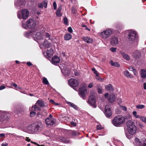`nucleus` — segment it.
<instances>
[{"label": "nucleus", "mask_w": 146, "mask_h": 146, "mask_svg": "<svg viewBox=\"0 0 146 146\" xmlns=\"http://www.w3.org/2000/svg\"><path fill=\"white\" fill-rule=\"evenodd\" d=\"M125 119L123 116L118 115L114 117L112 120L113 125L116 127H118L123 124L125 122Z\"/></svg>", "instance_id": "1"}, {"label": "nucleus", "mask_w": 146, "mask_h": 146, "mask_svg": "<svg viewBox=\"0 0 146 146\" xmlns=\"http://www.w3.org/2000/svg\"><path fill=\"white\" fill-rule=\"evenodd\" d=\"M127 130L131 135H133L136 132V127L134 123L131 121H129L127 123Z\"/></svg>", "instance_id": "2"}, {"label": "nucleus", "mask_w": 146, "mask_h": 146, "mask_svg": "<svg viewBox=\"0 0 146 146\" xmlns=\"http://www.w3.org/2000/svg\"><path fill=\"white\" fill-rule=\"evenodd\" d=\"M128 33V38L129 40L132 42H137L138 40V35L137 32L133 30H129L126 31Z\"/></svg>", "instance_id": "3"}, {"label": "nucleus", "mask_w": 146, "mask_h": 146, "mask_svg": "<svg viewBox=\"0 0 146 146\" xmlns=\"http://www.w3.org/2000/svg\"><path fill=\"white\" fill-rule=\"evenodd\" d=\"M112 30L110 29H108L98 33L99 36L102 38L106 39L111 35L112 33Z\"/></svg>", "instance_id": "4"}, {"label": "nucleus", "mask_w": 146, "mask_h": 146, "mask_svg": "<svg viewBox=\"0 0 146 146\" xmlns=\"http://www.w3.org/2000/svg\"><path fill=\"white\" fill-rule=\"evenodd\" d=\"M29 14V11L26 9L22 10L21 11H19L17 13V17L19 19H27Z\"/></svg>", "instance_id": "5"}, {"label": "nucleus", "mask_w": 146, "mask_h": 146, "mask_svg": "<svg viewBox=\"0 0 146 146\" xmlns=\"http://www.w3.org/2000/svg\"><path fill=\"white\" fill-rule=\"evenodd\" d=\"M133 144L136 146H146V139L140 140L138 138H135Z\"/></svg>", "instance_id": "6"}, {"label": "nucleus", "mask_w": 146, "mask_h": 146, "mask_svg": "<svg viewBox=\"0 0 146 146\" xmlns=\"http://www.w3.org/2000/svg\"><path fill=\"white\" fill-rule=\"evenodd\" d=\"M36 24V21L33 19H29L26 22L27 27L30 29H33L35 28Z\"/></svg>", "instance_id": "7"}, {"label": "nucleus", "mask_w": 146, "mask_h": 146, "mask_svg": "<svg viewBox=\"0 0 146 146\" xmlns=\"http://www.w3.org/2000/svg\"><path fill=\"white\" fill-rule=\"evenodd\" d=\"M87 102L94 108H96V107L97 105L96 104L95 97L94 95L91 94Z\"/></svg>", "instance_id": "8"}, {"label": "nucleus", "mask_w": 146, "mask_h": 146, "mask_svg": "<svg viewBox=\"0 0 146 146\" xmlns=\"http://www.w3.org/2000/svg\"><path fill=\"white\" fill-rule=\"evenodd\" d=\"M10 114L9 112L3 111L1 113V122H4L8 120L10 117Z\"/></svg>", "instance_id": "9"}, {"label": "nucleus", "mask_w": 146, "mask_h": 146, "mask_svg": "<svg viewBox=\"0 0 146 146\" xmlns=\"http://www.w3.org/2000/svg\"><path fill=\"white\" fill-rule=\"evenodd\" d=\"M40 107H42L44 106L45 105L43 101L41 100H38L34 105L33 106V108L34 109H37L39 111L40 110V108L38 106Z\"/></svg>", "instance_id": "10"}, {"label": "nucleus", "mask_w": 146, "mask_h": 146, "mask_svg": "<svg viewBox=\"0 0 146 146\" xmlns=\"http://www.w3.org/2000/svg\"><path fill=\"white\" fill-rule=\"evenodd\" d=\"M79 90V92L78 94L83 99H86V98L85 96L87 90V89L85 87L83 86L80 88Z\"/></svg>", "instance_id": "11"}, {"label": "nucleus", "mask_w": 146, "mask_h": 146, "mask_svg": "<svg viewBox=\"0 0 146 146\" xmlns=\"http://www.w3.org/2000/svg\"><path fill=\"white\" fill-rule=\"evenodd\" d=\"M69 85L72 87H76L78 84V82L77 80L74 79H71L68 81Z\"/></svg>", "instance_id": "12"}, {"label": "nucleus", "mask_w": 146, "mask_h": 146, "mask_svg": "<svg viewBox=\"0 0 146 146\" xmlns=\"http://www.w3.org/2000/svg\"><path fill=\"white\" fill-rule=\"evenodd\" d=\"M104 113L108 117H110L111 115L112 112L110 106L108 105L106 106Z\"/></svg>", "instance_id": "13"}, {"label": "nucleus", "mask_w": 146, "mask_h": 146, "mask_svg": "<svg viewBox=\"0 0 146 146\" xmlns=\"http://www.w3.org/2000/svg\"><path fill=\"white\" fill-rule=\"evenodd\" d=\"M39 126L38 125L33 124L30 126L29 127V128H31V129H29L32 132L34 133L36 132L39 129Z\"/></svg>", "instance_id": "14"}, {"label": "nucleus", "mask_w": 146, "mask_h": 146, "mask_svg": "<svg viewBox=\"0 0 146 146\" xmlns=\"http://www.w3.org/2000/svg\"><path fill=\"white\" fill-rule=\"evenodd\" d=\"M119 42V40L118 38L115 36H113L110 39L111 44L113 46H115Z\"/></svg>", "instance_id": "15"}, {"label": "nucleus", "mask_w": 146, "mask_h": 146, "mask_svg": "<svg viewBox=\"0 0 146 146\" xmlns=\"http://www.w3.org/2000/svg\"><path fill=\"white\" fill-rule=\"evenodd\" d=\"M60 61V58L58 56H55L52 58L50 62L52 64L56 65Z\"/></svg>", "instance_id": "16"}, {"label": "nucleus", "mask_w": 146, "mask_h": 146, "mask_svg": "<svg viewBox=\"0 0 146 146\" xmlns=\"http://www.w3.org/2000/svg\"><path fill=\"white\" fill-rule=\"evenodd\" d=\"M70 68L66 67L64 68L62 70V74L66 76H68L70 74Z\"/></svg>", "instance_id": "17"}, {"label": "nucleus", "mask_w": 146, "mask_h": 146, "mask_svg": "<svg viewBox=\"0 0 146 146\" xmlns=\"http://www.w3.org/2000/svg\"><path fill=\"white\" fill-rule=\"evenodd\" d=\"M55 119L50 118L49 117H47L46 118V125H52L55 123Z\"/></svg>", "instance_id": "18"}, {"label": "nucleus", "mask_w": 146, "mask_h": 146, "mask_svg": "<svg viewBox=\"0 0 146 146\" xmlns=\"http://www.w3.org/2000/svg\"><path fill=\"white\" fill-rule=\"evenodd\" d=\"M82 39L85 42L88 43H92L93 41L92 38L89 37L83 36Z\"/></svg>", "instance_id": "19"}, {"label": "nucleus", "mask_w": 146, "mask_h": 146, "mask_svg": "<svg viewBox=\"0 0 146 146\" xmlns=\"http://www.w3.org/2000/svg\"><path fill=\"white\" fill-rule=\"evenodd\" d=\"M141 54L140 52L137 50L134 51L132 54V56L134 58H138L141 56Z\"/></svg>", "instance_id": "20"}, {"label": "nucleus", "mask_w": 146, "mask_h": 146, "mask_svg": "<svg viewBox=\"0 0 146 146\" xmlns=\"http://www.w3.org/2000/svg\"><path fill=\"white\" fill-rule=\"evenodd\" d=\"M140 74L141 78L145 79L146 78V70L145 69H142L141 70Z\"/></svg>", "instance_id": "21"}, {"label": "nucleus", "mask_w": 146, "mask_h": 146, "mask_svg": "<svg viewBox=\"0 0 146 146\" xmlns=\"http://www.w3.org/2000/svg\"><path fill=\"white\" fill-rule=\"evenodd\" d=\"M54 52L53 50L50 48L49 49H48L46 52V54L48 56V59L50 60L49 58H51V57L52 56Z\"/></svg>", "instance_id": "22"}, {"label": "nucleus", "mask_w": 146, "mask_h": 146, "mask_svg": "<svg viewBox=\"0 0 146 146\" xmlns=\"http://www.w3.org/2000/svg\"><path fill=\"white\" fill-rule=\"evenodd\" d=\"M39 111L37 109H34L33 108V106L32 107V110L30 113V116L31 117H34L36 114V111Z\"/></svg>", "instance_id": "23"}, {"label": "nucleus", "mask_w": 146, "mask_h": 146, "mask_svg": "<svg viewBox=\"0 0 146 146\" xmlns=\"http://www.w3.org/2000/svg\"><path fill=\"white\" fill-rule=\"evenodd\" d=\"M115 96L114 94H111L110 96V97L108 98V100L110 102H113L115 100Z\"/></svg>", "instance_id": "24"}, {"label": "nucleus", "mask_w": 146, "mask_h": 146, "mask_svg": "<svg viewBox=\"0 0 146 146\" xmlns=\"http://www.w3.org/2000/svg\"><path fill=\"white\" fill-rule=\"evenodd\" d=\"M35 36L38 39L42 40L43 39V36L40 32H37L35 34Z\"/></svg>", "instance_id": "25"}, {"label": "nucleus", "mask_w": 146, "mask_h": 146, "mask_svg": "<svg viewBox=\"0 0 146 146\" xmlns=\"http://www.w3.org/2000/svg\"><path fill=\"white\" fill-rule=\"evenodd\" d=\"M60 140H61L63 143H70V141L68 138H66L63 137H60Z\"/></svg>", "instance_id": "26"}, {"label": "nucleus", "mask_w": 146, "mask_h": 146, "mask_svg": "<svg viewBox=\"0 0 146 146\" xmlns=\"http://www.w3.org/2000/svg\"><path fill=\"white\" fill-rule=\"evenodd\" d=\"M120 53L122 55L123 58L127 60H129L130 57L128 55L122 52H121Z\"/></svg>", "instance_id": "27"}, {"label": "nucleus", "mask_w": 146, "mask_h": 146, "mask_svg": "<svg viewBox=\"0 0 146 146\" xmlns=\"http://www.w3.org/2000/svg\"><path fill=\"white\" fill-rule=\"evenodd\" d=\"M66 103L71 107L73 108L75 110H77L78 109V107L74 104L70 102H66Z\"/></svg>", "instance_id": "28"}, {"label": "nucleus", "mask_w": 146, "mask_h": 146, "mask_svg": "<svg viewBox=\"0 0 146 146\" xmlns=\"http://www.w3.org/2000/svg\"><path fill=\"white\" fill-rule=\"evenodd\" d=\"M123 74L126 77H129L130 78H133V76L129 74V72L128 71H125L123 72Z\"/></svg>", "instance_id": "29"}, {"label": "nucleus", "mask_w": 146, "mask_h": 146, "mask_svg": "<svg viewBox=\"0 0 146 146\" xmlns=\"http://www.w3.org/2000/svg\"><path fill=\"white\" fill-rule=\"evenodd\" d=\"M64 38L65 40H69L72 38V36L70 34L67 33L64 35Z\"/></svg>", "instance_id": "30"}, {"label": "nucleus", "mask_w": 146, "mask_h": 146, "mask_svg": "<svg viewBox=\"0 0 146 146\" xmlns=\"http://www.w3.org/2000/svg\"><path fill=\"white\" fill-rule=\"evenodd\" d=\"M110 63L111 65L113 66L119 67L120 66L118 62H113L112 60L110 61Z\"/></svg>", "instance_id": "31"}, {"label": "nucleus", "mask_w": 146, "mask_h": 146, "mask_svg": "<svg viewBox=\"0 0 146 146\" xmlns=\"http://www.w3.org/2000/svg\"><path fill=\"white\" fill-rule=\"evenodd\" d=\"M105 89L107 90H113V88L112 86L110 84H109L105 86Z\"/></svg>", "instance_id": "32"}, {"label": "nucleus", "mask_w": 146, "mask_h": 146, "mask_svg": "<svg viewBox=\"0 0 146 146\" xmlns=\"http://www.w3.org/2000/svg\"><path fill=\"white\" fill-rule=\"evenodd\" d=\"M51 36L49 35V33H46V38H48V40H50V41H49L48 42V46H50V43L51 42Z\"/></svg>", "instance_id": "33"}, {"label": "nucleus", "mask_w": 146, "mask_h": 146, "mask_svg": "<svg viewBox=\"0 0 146 146\" xmlns=\"http://www.w3.org/2000/svg\"><path fill=\"white\" fill-rule=\"evenodd\" d=\"M40 48L42 49L46 48V43H45V40H44L43 43L41 44L40 46Z\"/></svg>", "instance_id": "34"}, {"label": "nucleus", "mask_w": 146, "mask_h": 146, "mask_svg": "<svg viewBox=\"0 0 146 146\" xmlns=\"http://www.w3.org/2000/svg\"><path fill=\"white\" fill-rule=\"evenodd\" d=\"M80 134V133L78 132H76L74 131H72V135L73 136H77L79 135Z\"/></svg>", "instance_id": "35"}, {"label": "nucleus", "mask_w": 146, "mask_h": 146, "mask_svg": "<svg viewBox=\"0 0 146 146\" xmlns=\"http://www.w3.org/2000/svg\"><path fill=\"white\" fill-rule=\"evenodd\" d=\"M32 33V31H29L25 33V36L27 37L33 34H31Z\"/></svg>", "instance_id": "36"}, {"label": "nucleus", "mask_w": 146, "mask_h": 146, "mask_svg": "<svg viewBox=\"0 0 146 146\" xmlns=\"http://www.w3.org/2000/svg\"><path fill=\"white\" fill-rule=\"evenodd\" d=\"M145 106L143 105L139 104L137 105L136 106V107L137 108L139 109H141L144 108Z\"/></svg>", "instance_id": "37"}, {"label": "nucleus", "mask_w": 146, "mask_h": 146, "mask_svg": "<svg viewBox=\"0 0 146 146\" xmlns=\"http://www.w3.org/2000/svg\"><path fill=\"white\" fill-rule=\"evenodd\" d=\"M133 114L136 118H139L140 117L139 115H137V112L136 111H134L133 112Z\"/></svg>", "instance_id": "38"}, {"label": "nucleus", "mask_w": 146, "mask_h": 146, "mask_svg": "<svg viewBox=\"0 0 146 146\" xmlns=\"http://www.w3.org/2000/svg\"><path fill=\"white\" fill-rule=\"evenodd\" d=\"M98 93L102 94V89L101 87H98Z\"/></svg>", "instance_id": "39"}, {"label": "nucleus", "mask_w": 146, "mask_h": 146, "mask_svg": "<svg viewBox=\"0 0 146 146\" xmlns=\"http://www.w3.org/2000/svg\"><path fill=\"white\" fill-rule=\"evenodd\" d=\"M49 102L51 104L55 105V106L59 105L60 104L58 103H55L54 101L52 100H50Z\"/></svg>", "instance_id": "40"}, {"label": "nucleus", "mask_w": 146, "mask_h": 146, "mask_svg": "<svg viewBox=\"0 0 146 146\" xmlns=\"http://www.w3.org/2000/svg\"><path fill=\"white\" fill-rule=\"evenodd\" d=\"M139 118L142 121L146 123V117L140 116Z\"/></svg>", "instance_id": "41"}, {"label": "nucleus", "mask_w": 146, "mask_h": 146, "mask_svg": "<svg viewBox=\"0 0 146 146\" xmlns=\"http://www.w3.org/2000/svg\"><path fill=\"white\" fill-rule=\"evenodd\" d=\"M63 20L64 24L66 25H68V20L67 18L66 17L64 18Z\"/></svg>", "instance_id": "42"}, {"label": "nucleus", "mask_w": 146, "mask_h": 146, "mask_svg": "<svg viewBox=\"0 0 146 146\" xmlns=\"http://www.w3.org/2000/svg\"><path fill=\"white\" fill-rule=\"evenodd\" d=\"M37 115L39 117H40L41 118H43L44 119V116L43 115H42V114L40 113H39L38 112L37 113Z\"/></svg>", "instance_id": "43"}, {"label": "nucleus", "mask_w": 146, "mask_h": 146, "mask_svg": "<svg viewBox=\"0 0 146 146\" xmlns=\"http://www.w3.org/2000/svg\"><path fill=\"white\" fill-rule=\"evenodd\" d=\"M117 49V48H114V47H111L110 48V50L112 52H116V50Z\"/></svg>", "instance_id": "44"}, {"label": "nucleus", "mask_w": 146, "mask_h": 146, "mask_svg": "<svg viewBox=\"0 0 146 146\" xmlns=\"http://www.w3.org/2000/svg\"><path fill=\"white\" fill-rule=\"evenodd\" d=\"M60 11L58 12L56 11V15L58 17H61L62 15V14L60 13Z\"/></svg>", "instance_id": "45"}, {"label": "nucleus", "mask_w": 146, "mask_h": 146, "mask_svg": "<svg viewBox=\"0 0 146 146\" xmlns=\"http://www.w3.org/2000/svg\"><path fill=\"white\" fill-rule=\"evenodd\" d=\"M53 5L54 7V10L56 9L57 8V5L56 2L54 1L53 3Z\"/></svg>", "instance_id": "46"}, {"label": "nucleus", "mask_w": 146, "mask_h": 146, "mask_svg": "<svg viewBox=\"0 0 146 146\" xmlns=\"http://www.w3.org/2000/svg\"><path fill=\"white\" fill-rule=\"evenodd\" d=\"M62 6L60 5L59 6V7H58L56 11H57L58 12L62 10Z\"/></svg>", "instance_id": "47"}, {"label": "nucleus", "mask_w": 146, "mask_h": 146, "mask_svg": "<svg viewBox=\"0 0 146 146\" xmlns=\"http://www.w3.org/2000/svg\"><path fill=\"white\" fill-rule=\"evenodd\" d=\"M31 142L32 143H33V144H35V145H36L37 146H44V145H40L38 144L37 143H36L35 142H33V141H31Z\"/></svg>", "instance_id": "48"}, {"label": "nucleus", "mask_w": 146, "mask_h": 146, "mask_svg": "<svg viewBox=\"0 0 146 146\" xmlns=\"http://www.w3.org/2000/svg\"><path fill=\"white\" fill-rule=\"evenodd\" d=\"M68 31L70 33H72V29L70 27L68 28Z\"/></svg>", "instance_id": "49"}, {"label": "nucleus", "mask_w": 146, "mask_h": 146, "mask_svg": "<svg viewBox=\"0 0 146 146\" xmlns=\"http://www.w3.org/2000/svg\"><path fill=\"white\" fill-rule=\"evenodd\" d=\"M38 7L40 8H42L43 7V3H41L38 4Z\"/></svg>", "instance_id": "50"}, {"label": "nucleus", "mask_w": 146, "mask_h": 146, "mask_svg": "<svg viewBox=\"0 0 146 146\" xmlns=\"http://www.w3.org/2000/svg\"><path fill=\"white\" fill-rule=\"evenodd\" d=\"M121 107L123 110H124L125 111H126L127 110V108L126 107L124 106H121Z\"/></svg>", "instance_id": "51"}, {"label": "nucleus", "mask_w": 146, "mask_h": 146, "mask_svg": "<svg viewBox=\"0 0 146 146\" xmlns=\"http://www.w3.org/2000/svg\"><path fill=\"white\" fill-rule=\"evenodd\" d=\"M135 68L132 66H130L129 68V70L132 71Z\"/></svg>", "instance_id": "52"}, {"label": "nucleus", "mask_w": 146, "mask_h": 146, "mask_svg": "<svg viewBox=\"0 0 146 146\" xmlns=\"http://www.w3.org/2000/svg\"><path fill=\"white\" fill-rule=\"evenodd\" d=\"M97 128L98 130H100L102 129V127L101 125H97Z\"/></svg>", "instance_id": "53"}, {"label": "nucleus", "mask_w": 146, "mask_h": 146, "mask_svg": "<svg viewBox=\"0 0 146 146\" xmlns=\"http://www.w3.org/2000/svg\"><path fill=\"white\" fill-rule=\"evenodd\" d=\"M93 86V83H90L88 86V87L90 88H92Z\"/></svg>", "instance_id": "54"}, {"label": "nucleus", "mask_w": 146, "mask_h": 146, "mask_svg": "<svg viewBox=\"0 0 146 146\" xmlns=\"http://www.w3.org/2000/svg\"><path fill=\"white\" fill-rule=\"evenodd\" d=\"M43 83L44 84H46V78L44 77L43 78Z\"/></svg>", "instance_id": "55"}, {"label": "nucleus", "mask_w": 146, "mask_h": 146, "mask_svg": "<svg viewBox=\"0 0 146 146\" xmlns=\"http://www.w3.org/2000/svg\"><path fill=\"white\" fill-rule=\"evenodd\" d=\"M5 88V87L4 86H0V90H2Z\"/></svg>", "instance_id": "56"}, {"label": "nucleus", "mask_w": 146, "mask_h": 146, "mask_svg": "<svg viewBox=\"0 0 146 146\" xmlns=\"http://www.w3.org/2000/svg\"><path fill=\"white\" fill-rule=\"evenodd\" d=\"M27 65L29 66H31L32 65V64L31 63V62H27Z\"/></svg>", "instance_id": "57"}, {"label": "nucleus", "mask_w": 146, "mask_h": 146, "mask_svg": "<svg viewBox=\"0 0 146 146\" xmlns=\"http://www.w3.org/2000/svg\"><path fill=\"white\" fill-rule=\"evenodd\" d=\"M132 71L133 72V74L134 75H136L137 74V71L136 70L135 68Z\"/></svg>", "instance_id": "58"}, {"label": "nucleus", "mask_w": 146, "mask_h": 146, "mask_svg": "<svg viewBox=\"0 0 146 146\" xmlns=\"http://www.w3.org/2000/svg\"><path fill=\"white\" fill-rule=\"evenodd\" d=\"M11 85L15 87H17V85L15 83H12Z\"/></svg>", "instance_id": "59"}, {"label": "nucleus", "mask_w": 146, "mask_h": 146, "mask_svg": "<svg viewBox=\"0 0 146 146\" xmlns=\"http://www.w3.org/2000/svg\"><path fill=\"white\" fill-rule=\"evenodd\" d=\"M25 140L28 142H29L30 141L31 139L29 138V137H27L25 138Z\"/></svg>", "instance_id": "60"}, {"label": "nucleus", "mask_w": 146, "mask_h": 146, "mask_svg": "<svg viewBox=\"0 0 146 146\" xmlns=\"http://www.w3.org/2000/svg\"><path fill=\"white\" fill-rule=\"evenodd\" d=\"M143 88L145 90H146V83H144L143 84Z\"/></svg>", "instance_id": "61"}, {"label": "nucleus", "mask_w": 146, "mask_h": 146, "mask_svg": "<svg viewBox=\"0 0 146 146\" xmlns=\"http://www.w3.org/2000/svg\"><path fill=\"white\" fill-rule=\"evenodd\" d=\"M22 23V25L23 27L24 28H26V25L25 23Z\"/></svg>", "instance_id": "62"}, {"label": "nucleus", "mask_w": 146, "mask_h": 146, "mask_svg": "<svg viewBox=\"0 0 146 146\" xmlns=\"http://www.w3.org/2000/svg\"><path fill=\"white\" fill-rule=\"evenodd\" d=\"M92 70L94 72V74L96 73L97 71L95 68H93L92 69Z\"/></svg>", "instance_id": "63"}, {"label": "nucleus", "mask_w": 146, "mask_h": 146, "mask_svg": "<svg viewBox=\"0 0 146 146\" xmlns=\"http://www.w3.org/2000/svg\"><path fill=\"white\" fill-rule=\"evenodd\" d=\"M8 144L7 143H2V144L1 145V146H8Z\"/></svg>", "instance_id": "64"}]
</instances>
